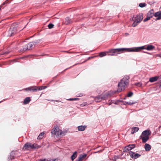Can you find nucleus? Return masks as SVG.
Here are the masks:
<instances>
[{"mask_svg": "<svg viewBox=\"0 0 161 161\" xmlns=\"http://www.w3.org/2000/svg\"><path fill=\"white\" fill-rule=\"evenodd\" d=\"M78 130L79 131H82L84 130L86 128V125H80L78 127Z\"/></svg>", "mask_w": 161, "mask_h": 161, "instance_id": "obj_17", "label": "nucleus"}, {"mask_svg": "<svg viewBox=\"0 0 161 161\" xmlns=\"http://www.w3.org/2000/svg\"><path fill=\"white\" fill-rule=\"evenodd\" d=\"M101 96H102V99L103 100L106 99H107L108 97V96H109V94L108 93H106L104 94H101Z\"/></svg>", "mask_w": 161, "mask_h": 161, "instance_id": "obj_22", "label": "nucleus"}, {"mask_svg": "<svg viewBox=\"0 0 161 161\" xmlns=\"http://www.w3.org/2000/svg\"><path fill=\"white\" fill-rule=\"evenodd\" d=\"M16 32V29L13 26H11L8 31V36H11L15 34Z\"/></svg>", "mask_w": 161, "mask_h": 161, "instance_id": "obj_6", "label": "nucleus"}, {"mask_svg": "<svg viewBox=\"0 0 161 161\" xmlns=\"http://www.w3.org/2000/svg\"><path fill=\"white\" fill-rule=\"evenodd\" d=\"M45 132H43L42 133H41L40 134L39 136H38L37 137V139H42L43 137L44 136V135L45 134Z\"/></svg>", "mask_w": 161, "mask_h": 161, "instance_id": "obj_29", "label": "nucleus"}, {"mask_svg": "<svg viewBox=\"0 0 161 161\" xmlns=\"http://www.w3.org/2000/svg\"><path fill=\"white\" fill-rule=\"evenodd\" d=\"M46 159H40V161H45Z\"/></svg>", "mask_w": 161, "mask_h": 161, "instance_id": "obj_44", "label": "nucleus"}, {"mask_svg": "<svg viewBox=\"0 0 161 161\" xmlns=\"http://www.w3.org/2000/svg\"><path fill=\"white\" fill-rule=\"evenodd\" d=\"M40 147V146L36 144H32L29 142L25 143L24 145L23 149L24 150H29L32 149H38Z\"/></svg>", "mask_w": 161, "mask_h": 161, "instance_id": "obj_2", "label": "nucleus"}, {"mask_svg": "<svg viewBox=\"0 0 161 161\" xmlns=\"http://www.w3.org/2000/svg\"><path fill=\"white\" fill-rule=\"evenodd\" d=\"M154 16L157 17L156 19V20L161 19V11H159L155 13L154 14Z\"/></svg>", "mask_w": 161, "mask_h": 161, "instance_id": "obj_13", "label": "nucleus"}, {"mask_svg": "<svg viewBox=\"0 0 161 161\" xmlns=\"http://www.w3.org/2000/svg\"><path fill=\"white\" fill-rule=\"evenodd\" d=\"M128 85L124 84L123 82L120 81L118 84L117 92H119L124 90L125 88Z\"/></svg>", "mask_w": 161, "mask_h": 161, "instance_id": "obj_4", "label": "nucleus"}, {"mask_svg": "<svg viewBox=\"0 0 161 161\" xmlns=\"http://www.w3.org/2000/svg\"><path fill=\"white\" fill-rule=\"evenodd\" d=\"M145 148L146 151H149L151 149V146L149 144L146 143L145 145Z\"/></svg>", "mask_w": 161, "mask_h": 161, "instance_id": "obj_20", "label": "nucleus"}, {"mask_svg": "<svg viewBox=\"0 0 161 161\" xmlns=\"http://www.w3.org/2000/svg\"><path fill=\"white\" fill-rule=\"evenodd\" d=\"M24 90L26 91H30V92H37V86H30L25 88Z\"/></svg>", "mask_w": 161, "mask_h": 161, "instance_id": "obj_9", "label": "nucleus"}, {"mask_svg": "<svg viewBox=\"0 0 161 161\" xmlns=\"http://www.w3.org/2000/svg\"><path fill=\"white\" fill-rule=\"evenodd\" d=\"M128 49L127 48H125L113 49L109 50L107 53H109V55L113 56L120 53L128 52Z\"/></svg>", "mask_w": 161, "mask_h": 161, "instance_id": "obj_1", "label": "nucleus"}, {"mask_svg": "<svg viewBox=\"0 0 161 161\" xmlns=\"http://www.w3.org/2000/svg\"><path fill=\"white\" fill-rule=\"evenodd\" d=\"M51 133L52 134H54L58 136L61 135L63 136L65 135L64 132H63L61 130H59L58 128H55V127L52 130Z\"/></svg>", "mask_w": 161, "mask_h": 161, "instance_id": "obj_3", "label": "nucleus"}, {"mask_svg": "<svg viewBox=\"0 0 161 161\" xmlns=\"http://www.w3.org/2000/svg\"><path fill=\"white\" fill-rule=\"evenodd\" d=\"M146 46H144L139 47L133 48H127L129 49L128 50V52H139L142 49H146Z\"/></svg>", "mask_w": 161, "mask_h": 161, "instance_id": "obj_5", "label": "nucleus"}, {"mask_svg": "<svg viewBox=\"0 0 161 161\" xmlns=\"http://www.w3.org/2000/svg\"><path fill=\"white\" fill-rule=\"evenodd\" d=\"M154 10L153 9L149 11L147 14V15L149 16L151 18H152L153 16H154Z\"/></svg>", "mask_w": 161, "mask_h": 161, "instance_id": "obj_18", "label": "nucleus"}, {"mask_svg": "<svg viewBox=\"0 0 161 161\" xmlns=\"http://www.w3.org/2000/svg\"><path fill=\"white\" fill-rule=\"evenodd\" d=\"M135 145L134 144H130L124 148L123 151L124 152H127L129 150H131L132 149L134 148Z\"/></svg>", "mask_w": 161, "mask_h": 161, "instance_id": "obj_7", "label": "nucleus"}, {"mask_svg": "<svg viewBox=\"0 0 161 161\" xmlns=\"http://www.w3.org/2000/svg\"><path fill=\"white\" fill-rule=\"evenodd\" d=\"M10 1H9V0H6L3 3V5L5 4V3H10Z\"/></svg>", "mask_w": 161, "mask_h": 161, "instance_id": "obj_39", "label": "nucleus"}, {"mask_svg": "<svg viewBox=\"0 0 161 161\" xmlns=\"http://www.w3.org/2000/svg\"><path fill=\"white\" fill-rule=\"evenodd\" d=\"M94 99L95 101L97 102H100L103 100L101 95L95 97Z\"/></svg>", "mask_w": 161, "mask_h": 161, "instance_id": "obj_16", "label": "nucleus"}, {"mask_svg": "<svg viewBox=\"0 0 161 161\" xmlns=\"http://www.w3.org/2000/svg\"><path fill=\"white\" fill-rule=\"evenodd\" d=\"M56 159H51L50 160H47V161H56Z\"/></svg>", "mask_w": 161, "mask_h": 161, "instance_id": "obj_41", "label": "nucleus"}, {"mask_svg": "<svg viewBox=\"0 0 161 161\" xmlns=\"http://www.w3.org/2000/svg\"><path fill=\"white\" fill-rule=\"evenodd\" d=\"M54 25L52 24H50L48 25V27L49 29H51L53 28L54 27Z\"/></svg>", "mask_w": 161, "mask_h": 161, "instance_id": "obj_33", "label": "nucleus"}, {"mask_svg": "<svg viewBox=\"0 0 161 161\" xmlns=\"http://www.w3.org/2000/svg\"><path fill=\"white\" fill-rule=\"evenodd\" d=\"M125 34L127 36L128 35H129V34L128 33H125Z\"/></svg>", "mask_w": 161, "mask_h": 161, "instance_id": "obj_46", "label": "nucleus"}, {"mask_svg": "<svg viewBox=\"0 0 161 161\" xmlns=\"http://www.w3.org/2000/svg\"><path fill=\"white\" fill-rule=\"evenodd\" d=\"M130 77L128 76H125L120 80V81L123 82L124 84H128Z\"/></svg>", "mask_w": 161, "mask_h": 161, "instance_id": "obj_11", "label": "nucleus"}, {"mask_svg": "<svg viewBox=\"0 0 161 161\" xmlns=\"http://www.w3.org/2000/svg\"><path fill=\"white\" fill-rule=\"evenodd\" d=\"M129 154L132 158L134 159L137 158L141 156V155L139 154L136 153L132 151H130L129 152Z\"/></svg>", "mask_w": 161, "mask_h": 161, "instance_id": "obj_10", "label": "nucleus"}, {"mask_svg": "<svg viewBox=\"0 0 161 161\" xmlns=\"http://www.w3.org/2000/svg\"><path fill=\"white\" fill-rule=\"evenodd\" d=\"M150 18H151L149 16H148L147 15V18L144 19L143 21L144 22H146L147 20H149L150 19Z\"/></svg>", "mask_w": 161, "mask_h": 161, "instance_id": "obj_34", "label": "nucleus"}, {"mask_svg": "<svg viewBox=\"0 0 161 161\" xmlns=\"http://www.w3.org/2000/svg\"><path fill=\"white\" fill-rule=\"evenodd\" d=\"M90 57H89V58H88V59H87V60H88V59H90ZM87 60H86L85 61H84V62H83L82 63H78V64H75L73 66H74L76 65H77V64H82V63H85V62Z\"/></svg>", "mask_w": 161, "mask_h": 161, "instance_id": "obj_40", "label": "nucleus"}, {"mask_svg": "<svg viewBox=\"0 0 161 161\" xmlns=\"http://www.w3.org/2000/svg\"><path fill=\"white\" fill-rule=\"evenodd\" d=\"M77 156V153L76 152H75L71 157L72 160H74L76 157Z\"/></svg>", "mask_w": 161, "mask_h": 161, "instance_id": "obj_27", "label": "nucleus"}, {"mask_svg": "<svg viewBox=\"0 0 161 161\" xmlns=\"http://www.w3.org/2000/svg\"><path fill=\"white\" fill-rule=\"evenodd\" d=\"M136 102H126V103L129 105H131L135 103Z\"/></svg>", "mask_w": 161, "mask_h": 161, "instance_id": "obj_37", "label": "nucleus"}, {"mask_svg": "<svg viewBox=\"0 0 161 161\" xmlns=\"http://www.w3.org/2000/svg\"><path fill=\"white\" fill-rule=\"evenodd\" d=\"M106 53L107 52H101L99 54V56L100 57H102L103 56H105L107 55Z\"/></svg>", "mask_w": 161, "mask_h": 161, "instance_id": "obj_31", "label": "nucleus"}, {"mask_svg": "<svg viewBox=\"0 0 161 161\" xmlns=\"http://www.w3.org/2000/svg\"><path fill=\"white\" fill-rule=\"evenodd\" d=\"M139 130V128L137 127H134L131 129V133L132 134H134L136 132L138 131Z\"/></svg>", "mask_w": 161, "mask_h": 161, "instance_id": "obj_21", "label": "nucleus"}, {"mask_svg": "<svg viewBox=\"0 0 161 161\" xmlns=\"http://www.w3.org/2000/svg\"><path fill=\"white\" fill-rule=\"evenodd\" d=\"M158 56L161 58V53L158 54Z\"/></svg>", "mask_w": 161, "mask_h": 161, "instance_id": "obj_43", "label": "nucleus"}, {"mask_svg": "<svg viewBox=\"0 0 161 161\" xmlns=\"http://www.w3.org/2000/svg\"><path fill=\"white\" fill-rule=\"evenodd\" d=\"M155 48L154 46L151 45H148L147 46L146 49L147 50H151L154 49Z\"/></svg>", "mask_w": 161, "mask_h": 161, "instance_id": "obj_23", "label": "nucleus"}, {"mask_svg": "<svg viewBox=\"0 0 161 161\" xmlns=\"http://www.w3.org/2000/svg\"><path fill=\"white\" fill-rule=\"evenodd\" d=\"M140 22L138 21L134 20V22L132 24V26L133 27H135L138 25V24Z\"/></svg>", "mask_w": 161, "mask_h": 161, "instance_id": "obj_28", "label": "nucleus"}, {"mask_svg": "<svg viewBox=\"0 0 161 161\" xmlns=\"http://www.w3.org/2000/svg\"><path fill=\"white\" fill-rule=\"evenodd\" d=\"M9 53V52H5V53L3 54H7Z\"/></svg>", "mask_w": 161, "mask_h": 161, "instance_id": "obj_42", "label": "nucleus"}, {"mask_svg": "<svg viewBox=\"0 0 161 161\" xmlns=\"http://www.w3.org/2000/svg\"><path fill=\"white\" fill-rule=\"evenodd\" d=\"M86 156V154H85L83 155H80L79 157V159L78 161H81Z\"/></svg>", "mask_w": 161, "mask_h": 161, "instance_id": "obj_26", "label": "nucleus"}, {"mask_svg": "<svg viewBox=\"0 0 161 161\" xmlns=\"http://www.w3.org/2000/svg\"><path fill=\"white\" fill-rule=\"evenodd\" d=\"M147 4L145 3H139V6L141 8H143L146 6Z\"/></svg>", "mask_w": 161, "mask_h": 161, "instance_id": "obj_32", "label": "nucleus"}, {"mask_svg": "<svg viewBox=\"0 0 161 161\" xmlns=\"http://www.w3.org/2000/svg\"><path fill=\"white\" fill-rule=\"evenodd\" d=\"M135 85L138 87H141L142 86V84L140 82H138L135 83Z\"/></svg>", "mask_w": 161, "mask_h": 161, "instance_id": "obj_36", "label": "nucleus"}, {"mask_svg": "<svg viewBox=\"0 0 161 161\" xmlns=\"http://www.w3.org/2000/svg\"><path fill=\"white\" fill-rule=\"evenodd\" d=\"M133 94V93L131 92H130L127 94V96L128 97H131Z\"/></svg>", "mask_w": 161, "mask_h": 161, "instance_id": "obj_38", "label": "nucleus"}, {"mask_svg": "<svg viewBox=\"0 0 161 161\" xmlns=\"http://www.w3.org/2000/svg\"><path fill=\"white\" fill-rule=\"evenodd\" d=\"M73 22V21L71 19H70L68 17H66L64 21V24L66 25H68L69 24Z\"/></svg>", "mask_w": 161, "mask_h": 161, "instance_id": "obj_15", "label": "nucleus"}, {"mask_svg": "<svg viewBox=\"0 0 161 161\" xmlns=\"http://www.w3.org/2000/svg\"><path fill=\"white\" fill-rule=\"evenodd\" d=\"M158 78V77L156 76L154 77H152L150 78L149 81L151 82H153L156 81Z\"/></svg>", "mask_w": 161, "mask_h": 161, "instance_id": "obj_19", "label": "nucleus"}, {"mask_svg": "<svg viewBox=\"0 0 161 161\" xmlns=\"http://www.w3.org/2000/svg\"><path fill=\"white\" fill-rule=\"evenodd\" d=\"M151 132L149 130H146L143 131L142 133V134L144 136H149L150 135Z\"/></svg>", "mask_w": 161, "mask_h": 161, "instance_id": "obj_14", "label": "nucleus"}, {"mask_svg": "<svg viewBox=\"0 0 161 161\" xmlns=\"http://www.w3.org/2000/svg\"><path fill=\"white\" fill-rule=\"evenodd\" d=\"M46 88H47V86H42L40 87L37 86V91L42 90V89H45Z\"/></svg>", "mask_w": 161, "mask_h": 161, "instance_id": "obj_30", "label": "nucleus"}, {"mask_svg": "<svg viewBox=\"0 0 161 161\" xmlns=\"http://www.w3.org/2000/svg\"><path fill=\"white\" fill-rule=\"evenodd\" d=\"M31 101L30 97H27L24 100L23 103L25 104H26L28 103Z\"/></svg>", "mask_w": 161, "mask_h": 161, "instance_id": "obj_25", "label": "nucleus"}, {"mask_svg": "<svg viewBox=\"0 0 161 161\" xmlns=\"http://www.w3.org/2000/svg\"><path fill=\"white\" fill-rule=\"evenodd\" d=\"M142 14H140L136 16L135 18V19L140 22L143 19Z\"/></svg>", "mask_w": 161, "mask_h": 161, "instance_id": "obj_12", "label": "nucleus"}, {"mask_svg": "<svg viewBox=\"0 0 161 161\" xmlns=\"http://www.w3.org/2000/svg\"><path fill=\"white\" fill-rule=\"evenodd\" d=\"M68 100L69 101H75V100H79V98H69V99H68Z\"/></svg>", "mask_w": 161, "mask_h": 161, "instance_id": "obj_35", "label": "nucleus"}, {"mask_svg": "<svg viewBox=\"0 0 161 161\" xmlns=\"http://www.w3.org/2000/svg\"><path fill=\"white\" fill-rule=\"evenodd\" d=\"M36 42H30L26 46H25L24 48H23V50L25 51L27 50H30L31 49L33 45L34 44V43H36Z\"/></svg>", "mask_w": 161, "mask_h": 161, "instance_id": "obj_8", "label": "nucleus"}, {"mask_svg": "<svg viewBox=\"0 0 161 161\" xmlns=\"http://www.w3.org/2000/svg\"><path fill=\"white\" fill-rule=\"evenodd\" d=\"M141 139H142V142L144 143L149 139V137L148 136H144L142 137Z\"/></svg>", "mask_w": 161, "mask_h": 161, "instance_id": "obj_24", "label": "nucleus"}, {"mask_svg": "<svg viewBox=\"0 0 161 161\" xmlns=\"http://www.w3.org/2000/svg\"><path fill=\"white\" fill-rule=\"evenodd\" d=\"M82 95H83V94L82 93H81L78 96H79V97L82 96Z\"/></svg>", "mask_w": 161, "mask_h": 161, "instance_id": "obj_45", "label": "nucleus"}]
</instances>
